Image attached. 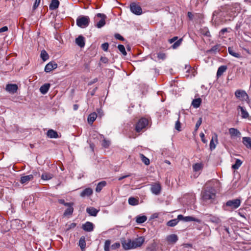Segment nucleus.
<instances>
[{
	"mask_svg": "<svg viewBox=\"0 0 251 251\" xmlns=\"http://www.w3.org/2000/svg\"><path fill=\"white\" fill-rule=\"evenodd\" d=\"M144 241L145 239L142 236L135 238L134 240H131L132 249L140 247L143 245Z\"/></svg>",
	"mask_w": 251,
	"mask_h": 251,
	"instance_id": "0eeeda50",
	"label": "nucleus"
},
{
	"mask_svg": "<svg viewBox=\"0 0 251 251\" xmlns=\"http://www.w3.org/2000/svg\"><path fill=\"white\" fill-rule=\"evenodd\" d=\"M242 162L239 159H237L235 163L232 165V168L234 170L238 169L242 165Z\"/></svg>",
	"mask_w": 251,
	"mask_h": 251,
	"instance_id": "58836bf2",
	"label": "nucleus"
},
{
	"mask_svg": "<svg viewBox=\"0 0 251 251\" xmlns=\"http://www.w3.org/2000/svg\"><path fill=\"white\" fill-rule=\"evenodd\" d=\"M241 201L236 199L228 201L226 203V205L231 207L232 209H236L240 206Z\"/></svg>",
	"mask_w": 251,
	"mask_h": 251,
	"instance_id": "6e6552de",
	"label": "nucleus"
},
{
	"mask_svg": "<svg viewBox=\"0 0 251 251\" xmlns=\"http://www.w3.org/2000/svg\"><path fill=\"white\" fill-rule=\"evenodd\" d=\"M57 67V64L54 61H51L47 64L45 68V71L47 73H49L53 70L56 69Z\"/></svg>",
	"mask_w": 251,
	"mask_h": 251,
	"instance_id": "9d476101",
	"label": "nucleus"
},
{
	"mask_svg": "<svg viewBox=\"0 0 251 251\" xmlns=\"http://www.w3.org/2000/svg\"><path fill=\"white\" fill-rule=\"evenodd\" d=\"M178 223L177 219H173L168 221L167 223V225L169 226L173 227L177 225Z\"/></svg>",
	"mask_w": 251,
	"mask_h": 251,
	"instance_id": "37998d69",
	"label": "nucleus"
},
{
	"mask_svg": "<svg viewBox=\"0 0 251 251\" xmlns=\"http://www.w3.org/2000/svg\"><path fill=\"white\" fill-rule=\"evenodd\" d=\"M93 194V190L90 188H87L83 190L81 193L80 196L81 197H89Z\"/></svg>",
	"mask_w": 251,
	"mask_h": 251,
	"instance_id": "a211bd4d",
	"label": "nucleus"
},
{
	"mask_svg": "<svg viewBox=\"0 0 251 251\" xmlns=\"http://www.w3.org/2000/svg\"><path fill=\"white\" fill-rule=\"evenodd\" d=\"M120 247V243L117 242V243H115L113 244L111 246V248L112 250H116V249L119 248Z\"/></svg>",
	"mask_w": 251,
	"mask_h": 251,
	"instance_id": "864d4df0",
	"label": "nucleus"
},
{
	"mask_svg": "<svg viewBox=\"0 0 251 251\" xmlns=\"http://www.w3.org/2000/svg\"><path fill=\"white\" fill-rule=\"evenodd\" d=\"M50 84L49 83H46L41 86L40 91L42 94H46L49 90Z\"/></svg>",
	"mask_w": 251,
	"mask_h": 251,
	"instance_id": "393cba45",
	"label": "nucleus"
},
{
	"mask_svg": "<svg viewBox=\"0 0 251 251\" xmlns=\"http://www.w3.org/2000/svg\"><path fill=\"white\" fill-rule=\"evenodd\" d=\"M200 136L201 139V141L203 143H207V140L205 139L204 138V134L203 133L201 132L200 133Z\"/></svg>",
	"mask_w": 251,
	"mask_h": 251,
	"instance_id": "4d7b16f0",
	"label": "nucleus"
},
{
	"mask_svg": "<svg viewBox=\"0 0 251 251\" xmlns=\"http://www.w3.org/2000/svg\"><path fill=\"white\" fill-rule=\"evenodd\" d=\"M111 241L109 240H107L104 243V251H110Z\"/></svg>",
	"mask_w": 251,
	"mask_h": 251,
	"instance_id": "c03bdc74",
	"label": "nucleus"
},
{
	"mask_svg": "<svg viewBox=\"0 0 251 251\" xmlns=\"http://www.w3.org/2000/svg\"><path fill=\"white\" fill-rule=\"evenodd\" d=\"M203 167V165L201 163H195L193 165V169L195 172H199L201 171Z\"/></svg>",
	"mask_w": 251,
	"mask_h": 251,
	"instance_id": "e433bc0d",
	"label": "nucleus"
},
{
	"mask_svg": "<svg viewBox=\"0 0 251 251\" xmlns=\"http://www.w3.org/2000/svg\"><path fill=\"white\" fill-rule=\"evenodd\" d=\"M147 220L146 216H139L136 217V222L138 224H142L145 222Z\"/></svg>",
	"mask_w": 251,
	"mask_h": 251,
	"instance_id": "72a5a7b5",
	"label": "nucleus"
},
{
	"mask_svg": "<svg viewBox=\"0 0 251 251\" xmlns=\"http://www.w3.org/2000/svg\"><path fill=\"white\" fill-rule=\"evenodd\" d=\"M228 51L229 53L232 56L235 57L236 58H239L241 56V55L239 53L235 52L234 51V49L233 47H229L228 48Z\"/></svg>",
	"mask_w": 251,
	"mask_h": 251,
	"instance_id": "7c9ffc66",
	"label": "nucleus"
},
{
	"mask_svg": "<svg viewBox=\"0 0 251 251\" xmlns=\"http://www.w3.org/2000/svg\"><path fill=\"white\" fill-rule=\"evenodd\" d=\"M128 203L131 205H136L139 203V200L134 197H130L128 200Z\"/></svg>",
	"mask_w": 251,
	"mask_h": 251,
	"instance_id": "473e14b6",
	"label": "nucleus"
},
{
	"mask_svg": "<svg viewBox=\"0 0 251 251\" xmlns=\"http://www.w3.org/2000/svg\"><path fill=\"white\" fill-rule=\"evenodd\" d=\"M131 11L135 15H140L142 13L141 7L135 2H132L130 5Z\"/></svg>",
	"mask_w": 251,
	"mask_h": 251,
	"instance_id": "20e7f679",
	"label": "nucleus"
},
{
	"mask_svg": "<svg viewBox=\"0 0 251 251\" xmlns=\"http://www.w3.org/2000/svg\"><path fill=\"white\" fill-rule=\"evenodd\" d=\"M202 100L201 98L195 99L193 100L192 102V105L195 108H197L200 107L201 103Z\"/></svg>",
	"mask_w": 251,
	"mask_h": 251,
	"instance_id": "cd10ccee",
	"label": "nucleus"
},
{
	"mask_svg": "<svg viewBox=\"0 0 251 251\" xmlns=\"http://www.w3.org/2000/svg\"><path fill=\"white\" fill-rule=\"evenodd\" d=\"M129 176H130V174H128V175H125V176H122L121 177H119L118 180H122L124 178H126L127 177H129Z\"/></svg>",
	"mask_w": 251,
	"mask_h": 251,
	"instance_id": "338daca9",
	"label": "nucleus"
},
{
	"mask_svg": "<svg viewBox=\"0 0 251 251\" xmlns=\"http://www.w3.org/2000/svg\"><path fill=\"white\" fill-rule=\"evenodd\" d=\"M239 109L241 110V116L243 118L246 119L249 117V114L244 107L241 106H238L237 110H239Z\"/></svg>",
	"mask_w": 251,
	"mask_h": 251,
	"instance_id": "5701e85b",
	"label": "nucleus"
},
{
	"mask_svg": "<svg viewBox=\"0 0 251 251\" xmlns=\"http://www.w3.org/2000/svg\"><path fill=\"white\" fill-rule=\"evenodd\" d=\"M97 117L96 113H93L90 114L88 117V122L89 124H92L96 120Z\"/></svg>",
	"mask_w": 251,
	"mask_h": 251,
	"instance_id": "c9c22d12",
	"label": "nucleus"
},
{
	"mask_svg": "<svg viewBox=\"0 0 251 251\" xmlns=\"http://www.w3.org/2000/svg\"><path fill=\"white\" fill-rule=\"evenodd\" d=\"M140 157L142 162L146 165L150 164V160L143 154H140Z\"/></svg>",
	"mask_w": 251,
	"mask_h": 251,
	"instance_id": "79ce46f5",
	"label": "nucleus"
},
{
	"mask_svg": "<svg viewBox=\"0 0 251 251\" xmlns=\"http://www.w3.org/2000/svg\"><path fill=\"white\" fill-rule=\"evenodd\" d=\"M120 241L124 250L127 251L132 249L131 239L122 238Z\"/></svg>",
	"mask_w": 251,
	"mask_h": 251,
	"instance_id": "39448f33",
	"label": "nucleus"
},
{
	"mask_svg": "<svg viewBox=\"0 0 251 251\" xmlns=\"http://www.w3.org/2000/svg\"><path fill=\"white\" fill-rule=\"evenodd\" d=\"M110 145V142L109 140L104 139L102 143V146L105 148H107Z\"/></svg>",
	"mask_w": 251,
	"mask_h": 251,
	"instance_id": "de8ad7c7",
	"label": "nucleus"
},
{
	"mask_svg": "<svg viewBox=\"0 0 251 251\" xmlns=\"http://www.w3.org/2000/svg\"><path fill=\"white\" fill-rule=\"evenodd\" d=\"M53 177V175L51 173L45 172L41 176V178L44 180H48Z\"/></svg>",
	"mask_w": 251,
	"mask_h": 251,
	"instance_id": "c85d7f7f",
	"label": "nucleus"
},
{
	"mask_svg": "<svg viewBox=\"0 0 251 251\" xmlns=\"http://www.w3.org/2000/svg\"><path fill=\"white\" fill-rule=\"evenodd\" d=\"M220 45L217 44L213 47H212V48L207 51V52H213L214 53L219 52L220 51Z\"/></svg>",
	"mask_w": 251,
	"mask_h": 251,
	"instance_id": "c756f323",
	"label": "nucleus"
},
{
	"mask_svg": "<svg viewBox=\"0 0 251 251\" xmlns=\"http://www.w3.org/2000/svg\"><path fill=\"white\" fill-rule=\"evenodd\" d=\"M75 43L80 48H83L85 46L84 38L81 36H79L75 39Z\"/></svg>",
	"mask_w": 251,
	"mask_h": 251,
	"instance_id": "dca6fc26",
	"label": "nucleus"
},
{
	"mask_svg": "<svg viewBox=\"0 0 251 251\" xmlns=\"http://www.w3.org/2000/svg\"><path fill=\"white\" fill-rule=\"evenodd\" d=\"M74 205V203L73 202H65V203L64 204V205L66 206H67L68 207H69V206H73Z\"/></svg>",
	"mask_w": 251,
	"mask_h": 251,
	"instance_id": "69168bd1",
	"label": "nucleus"
},
{
	"mask_svg": "<svg viewBox=\"0 0 251 251\" xmlns=\"http://www.w3.org/2000/svg\"><path fill=\"white\" fill-rule=\"evenodd\" d=\"M214 141L216 143H218V136L216 134H214V135L212 137L210 142V148L211 150H214L216 148V144L214 143Z\"/></svg>",
	"mask_w": 251,
	"mask_h": 251,
	"instance_id": "6ab92c4d",
	"label": "nucleus"
},
{
	"mask_svg": "<svg viewBox=\"0 0 251 251\" xmlns=\"http://www.w3.org/2000/svg\"><path fill=\"white\" fill-rule=\"evenodd\" d=\"M227 69V66L225 65L221 66L219 67L217 72V76L219 77L221 76L226 71Z\"/></svg>",
	"mask_w": 251,
	"mask_h": 251,
	"instance_id": "a878e982",
	"label": "nucleus"
},
{
	"mask_svg": "<svg viewBox=\"0 0 251 251\" xmlns=\"http://www.w3.org/2000/svg\"><path fill=\"white\" fill-rule=\"evenodd\" d=\"M178 221H179V220H182V221H184V217L182 215H178L177 216V219Z\"/></svg>",
	"mask_w": 251,
	"mask_h": 251,
	"instance_id": "0e129e2a",
	"label": "nucleus"
},
{
	"mask_svg": "<svg viewBox=\"0 0 251 251\" xmlns=\"http://www.w3.org/2000/svg\"><path fill=\"white\" fill-rule=\"evenodd\" d=\"M182 39L181 38L180 39H179L178 40H177L173 45H172V48L174 49H176L177 48H178L181 44V42H182Z\"/></svg>",
	"mask_w": 251,
	"mask_h": 251,
	"instance_id": "49530a36",
	"label": "nucleus"
},
{
	"mask_svg": "<svg viewBox=\"0 0 251 251\" xmlns=\"http://www.w3.org/2000/svg\"><path fill=\"white\" fill-rule=\"evenodd\" d=\"M148 249L150 250V251H156L155 249V245L152 244L151 247L148 248Z\"/></svg>",
	"mask_w": 251,
	"mask_h": 251,
	"instance_id": "052dcab7",
	"label": "nucleus"
},
{
	"mask_svg": "<svg viewBox=\"0 0 251 251\" xmlns=\"http://www.w3.org/2000/svg\"><path fill=\"white\" fill-rule=\"evenodd\" d=\"M30 175H32L33 176V179L34 178V177H39L40 176L39 172L34 171H33L32 172V174Z\"/></svg>",
	"mask_w": 251,
	"mask_h": 251,
	"instance_id": "6e6d98bb",
	"label": "nucleus"
},
{
	"mask_svg": "<svg viewBox=\"0 0 251 251\" xmlns=\"http://www.w3.org/2000/svg\"><path fill=\"white\" fill-rule=\"evenodd\" d=\"M184 221H185V222L195 221V222H196L199 223H200L201 222V220L196 218H194L192 216L184 217Z\"/></svg>",
	"mask_w": 251,
	"mask_h": 251,
	"instance_id": "f704fd0d",
	"label": "nucleus"
},
{
	"mask_svg": "<svg viewBox=\"0 0 251 251\" xmlns=\"http://www.w3.org/2000/svg\"><path fill=\"white\" fill-rule=\"evenodd\" d=\"M175 128H176V129L177 130H178L179 131H180L181 130V124L179 122V119L176 122Z\"/></svg>",
	"mask_w": 251,
	"mask_h": 251,
	"instance_id": "3c124183",
	"label": "nucleus"
},
{
	"mask_svg": "<svg viewBox=\"0 0 251 251\" xmlns=\"http://www.w3.org/2000/svg\"><path fill=\"white\" fill-rule=\"evenodd\" d=\"M59 5V1L58 0H51L49 7L50 10H54L56 9Z\"/></svg>",
	"mask_w": 251,
	"mask_h": 251,
	"instance_id": "b1692460",
	"label": "nucleus"
},
{
	"mask_svg": "<svg viewBox=\"0 0 251 251\" xmlns=\"http://www.w3.org/2000/svg\"><path fill=\"white\" fill-rule=\"evenodd\" d=\"M202 199L207 202L210 201L212 202L215 199L216 196V190L215 188L211 187H206L201 192Z\"/></svg>",
	"mask_w": 251,
	"mask_h": 251,
	"instance_id": "f257e3e1",
	"label": "nucleus"
},
{
	"mask_svg": "<svg viewBox=\"0 0 251 251\" xmlns=\"http://www.w3.org/2000/svg\"><path fill=\"white\" fill-rule=\"evenodd\" d=\"M118 50L122 53V54L124 55H126V52L125 50V48L123 45H119L118 46Z\"/></svg>",
	"mask_w": 251,
	"mask_h": 251,
	"instance_id": "a18cd8bd",
	"label": "nucleus"
},
{
	"mask_svg": "<svg viewBox=\"0 0 251 251\" xmlns=\"http://www.w3.org/2000/svg\"><path fill=\"white\" fill-rule=\"evenodd\" d=\"M40 56L42 60L44 61L49 59V55L47 51L45 50L41 51Z\"/></svg>",
	"mask_w": 251,
	"mask_h": 251,
	"instance_id": "a19ab883",
	"label": "nucleus"
},
{
	"mask_svg": "<svg viewBox=\"0 0 251 251\" xmlns=\"http://www.w3.org/2000/svg\"><path fill=\"white\" fill-rule=\"evenodd\" d=\"M166 239L169 243L175 244L178 240V237L176 235L173 234L168 235Z\"/></svg>",
	"mask_w": 251,
	"mask_h": 251,
	"instance_id": "f3484780",
	"label": "nucleus"
},
{
	"mask_svg": "<svg viewBox=\"0 0 251 251\" xmlns=\"http://www.w3.org/2000/svg\"><path fill=\"white\" fill-rule=\"evenodd\" d=\"M229 133L231 138L240 137L241 133L237 128H230L229 129Z\"/></svg>",
	"mask_w": 251,
	"mask_h": 251,
	"instance_id": "4468645a",
	"label": "nucleus"
},
{
	"mask_svg": "<svg viewBox=\"0 0 251 251\" xmlns=\"http://www.w3.org/2000/svg\"><path fill=\"white\" fill-rule=\"evenodd\" d=\"M227 31V29L226 28H224L221 29L219 32L220 36H222L225 32Z\"/></svg>",
	"mask_w": 251,
	"mask_h": 251,
	"instance_id": "bf43d9fd",
	"label": "nucleus"
},
{
	"mask_svg": "<svg viewBox=\"0 0 251 251\" xmlns=\"http://www.w3.org/2000/svg\"><path fill=\"white\" fill-rule=\"evenodd\" d=\"M5 89L10 93L14 94L17 91L18 86L16 84H9L6 85Z\"/></svg>",
	"mask_w": 251,
	"mask_h": 251,
	"instance_id": "ddd939ff",
	"label": "nucleus"
},
{
	"mask_svg": "<svg viewBox=\"0 0 251 251\" xmlns=\"http://www.w3.org/2000/svg\"><path fill=\"white\" fill-rule=\"evenodd\" d=\"M144 241L145 239L142 236L135 238L134 240H131L132 249L140 247L143 245Z\"/></svg>",
	"mask_w": 251,
	"mask_h": 251,
	"instance_id": "423d86ee",
	"label": "nucleus"
},
{
	"mask_svg": "<svg viewBox=\"0 0 251 251\" xmlns=\"http://www.w3.org/2000/svg\"><path fill=\"white\" fill-rule=\"evenodd\" d=\"M33 180V176L32 175H27L25 176H23L21 177L20 182L22 184H27L30 181Z\"/></svg>",
	"mask_w": 251,
	"mask_h": 251,
	"instance_id": "2eb2a0df",
	"label": "nucleus"
},
{
	"mask_svg": "<svg viewBox=\"0 0 251 251\" xmlns=\"http://www.w3.org/2000/svg\"><path fill=\"white\" fill-rule=\"evenodd\" d=\"M106 182L105 181H102L99 182L96 188V191L97 192H100L102 189L106 185Z\"/></svg>",
	"mask_w": 251,
	"mask_h": 251,
	"instance_id": "2f4dec72",
	"label": "nucleus"
},
{
	"mask_svg": "<svg viewBox=\"0 0 251 251\" xmlns=\"http://www.w3.org/2000/svg\"><path fill=\"white\" fill-rule=\"evenodd\" d=\"M148 125V120L145 118H141L136 124L135 129L137 132H140Z\"/></svg>",
	"mask_w": 251,
	"mask_h": 251,
	"instance_id": "7ed1b4c3",
	"label": "nucleus"
},
{
	"mask_svg": "<svg viewBox=\"0 0 251 251\" xmlns=\"http://www.w3.org/2000/svg\"><path fill=\"white\" fill-rule=\"evenodd\" d=\"M98 17L101 18V19L100 20V21L97 24L96 26L98 28H101L103 26H104L105 24V19L106 18V16L105 15L101 13H98L97 15Z\"/></svg>",
	"mask_w": 251,
	"mask_h": 251,
	"instance_id": "f8f14e48",
	"label": "nucleus"
},
{
	"mask_svg": "<svg viewBox=\"0 0 251 251\" xmlns=\"http://www.w3.org/2000/svg\"><path fill=\"white\" fill-rule=\"evenodd\" d=\"M41 0H35V2L34 3L33 9L34 10L36 9L38 6L39 5V4L40 3Z\"/></svg>",
	"mask_w": 251,
	"mask_h": 251,
	"instance_id": "5fc2aeb1",
	"label": "nucleus"
},
{
	"mask_svg": "<svg viewBox=\"0 0 251 251\" xmlns=\"http://www.w3.org/2000/svg\"><path fill=\"white\" fill-rule=\"evenodd\" d=\"M235 95L237 98H245L248 97V95L244 90H238L235 93Z\"/></svg>",
	"mask_w": 251,
	"mask_h": 251,
	"instance_id": "412c9836",
	"label": "nucleus"
},
{
	"mask_svg": "<svg viewBox=\"0 0 251 251\" xmlns=\"http://www.w3.org/2000/svg\"><path fill=\"white\" fill-rule=\"evenodd\" d=\"M79 246L81 250H83L86 247V242L84 237H81L79 240Z\"/></svg>",
	"mask_w": 251,
	"mask_h": 251,
	"instance_id": "4c0bfd02",
	"label": "nucleus"
},
{
	"mask_svg": "<svg viewBox=\"0 0 251 251\" xmlns=\"http://www.w3.org/2000/svg\"><path fill=\"white\" fill-rule=\"evenodd\" d=\"M82 228L85 231L91 232L94 229V224L90 222H86L82 225Z\"/></svg>",
	"mask_w": 251,
	"mask_h": 251,
	"instance_id": "9b49d317",
	"label": "nucleus"
},
{
	"mask_svg": "<svg viewBox=\"0 0 251 251\" xmlns=\"http://www.w3.org/2000/svg\"><path fill=\"white\" fill-rule=\"evenodd\" d=\"M8 30V27L6 26H3L0 28V33L5 32Z\"/></svg>",
	"mask_w": 251,
	"mask_h": 251,
	"instance_id": "680f3d73",
	"label": "nucleus"
},
{
	"mask_svg": "<svg viewBox=\"0 0 251 251\" xmlns=\"http://www.w3.org/2000/svg\"><path fill=\"white\" fill-rule=\"evenodd\" d=\"M90 18L87 16H80L76 21V25L81 28L87 27L90 23Z\"/></svg>",
	"mask_w": 251,
	"mask_h": 251,
	"instance_id": "f03ea898",
	"label": "nucleus"
},
{
	"mask_svg": "<svg viewBox=\"0 0 251 251\" xmlns=\"http://www.w3.org/2000/svg\"><path fill=\"white\" fill-rule=\"evenodd\" d=\"M161 190V186L159 183H156L151 185V192L156 195H159Z\"/></svg>",
	"mask_w": 251,
	"mask_h": 251,
	"instance_id": "1a4fd4ad",
	"label": "nucleus"
},
{
	"mask_svg": "<svg viewBox=\"0 0 251 251\" xmlns=\"http://www.w3.org/2000/svg\"><path fill=\"white\" fill-rule=\"evenodd\" d=\"M202 123V118L200 117L196 123L195 126V131H197Z\"/></svg>",
	"mask_w": 251,
	"mask_h": 251,
	"instance_id": "8fccbe9b",
	"label": "nucleus"
},
{
	"mask_svg": "<svg viewBox=\"0 0 251 251\" xmlns=\"http://www.w3.org/2000/svg\"><path fill=\"white\" fill-rule=\"evenodd\" d=\"M177 39H178V37L177 36H175V37H174L173 38L170 39L169 40V42L170 43H173L175 42L176 40H177Z\"/></svg>",
	"mask_w": 251,
	"mask_h": 251,
	"instance_id": "e2e57ef3",
	"label": "nucleus"
},
{
	"mask_svg": "<svg viewBox=\"0 0 251 251\" xmlns=\"http://www.w3.org/2000/svg\"><path fill=\"white\" fill-rule=\"evenodd\" d=\"M108 47L109 44L107 43H104L101 45V48L105 51H107Z\"/></svg>",
	"mask_w": 251,
	"mask_h": 251,
	"instance_id": "603ef678",
	"label": "nucleus"
},
{
	"mask_svg": "<svg viewBox=\"0 0 251 251\" xmlns=\"http://www.w3.org/2000/svg\"><path fill=\"white\" fill-rule=\"evenodd\" d=\"M74 211V208L73 206H69L67 208L64 213V215L66 216L68 215H71Z\"/></svg>",
	"mask_w": 251,
	"mask_h": 251,
	"instance_id": "ea45409f",
	"label": "nucleus"
},
{
	"mask_svg": "<svg viewBox=\"0 0 251 251\" xmlns=\"http://www.w3.org/2000/svg\"><path fill=\"white\" fill-rule=\"evenodd\" d=\"M76 224L75 223H72L70 225V228H75L76 226Z\"/></svg>",
	"mask_w": 251,
	"mask_h": 251,
	"instance_id": "774afa93",
	"label": "nucleus"
},
{
	"mask_svg": "<svg viewBox=\"0 0 251 251\" xmlns=\"http://www.w3.org/2000/svg\"><path fill=\"white\" fill-rule=\"evenodd\" d=\"M47 135L48 137L50 138H56L58 137L57 132L53 129H49L47 133Z\"/></svg>",
	"mask_w": 251,
	"mask_h": 251,
	"instance_id": "bb28decb",
	"label": "nucleus"
},
{
	"mask_svg": "<svg viewBox=\"0 0 251 251\" xmlns=\"http://www.w3.org/2000/svg\"><path fill=\"white\" fill-rule=\"evenodd\" d=\"M157 57L159 59L164 60L166 58V55L165 53L160 52L157 53Z\"/></svg>",
	"mask_w": 251,
	"mask_h": 251,
	"instance_id": "09e8293b",
	"label": "nucleus"
},
{
	"mask_svg": "<svg viewBox=\"0 0 251 251\" xmlns=\"http://www.w3.org/2000/svg\"><path fill=\"white\" fill-rule=\"evenodd\" d=\"M86 212L89 214L90 216H96L99 212V210L93 207H89L86 208Z\"/></svg>",
	"mask_w": 251,
	"mask_h": 251,
	"instance_id": "aec40b11",
	"label": "nucleus"
},
{
	"mask_svg": "<svg viewBox=\"0 0 251 251\" xmlns=\"http://www.w3.org/2000/svg\"><path fill=\"white\" fill-rule=\"evenodd\" d=\"M243 143L248 149H251V138L244 137L242 139Z\"/></svg>",
	"mask_w": 251,
	"mask_h": 251,
	"instance_id": "4be33fe9",
	"label": "nucleus"
},
{
	"mask_svg": "<svg viewBox=\"0 0 251 251\" xmlns=\"http://www.w3.org/2000/svg\"><path fill=\"white\" fill-rule=\"evenodd\" d=\"M115 37L118 40L124 41L125 39L123 36H122L120 34L117 33L115 35Z\"/></svg>",
	"mask_w": 251,
	"mask_h": 251,
	"instance_id": "13d9d810",
	"label": "nucleus"
}]
</instances>
